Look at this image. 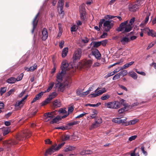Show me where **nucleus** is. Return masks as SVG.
Wrapping results in <instances>:
<instances>
[{
	"instance_id": "32",
	"label": "nucleus",
	"mask_w": 156,
	"mask_h": 156,
	"mask_svg": "<svg viewBox=\"0 0 156 156\" xmlns=\"http://www.w3.org/2000/svg\"><path fill=\"white\" fill-rule=\"evenodd\" d=\"M134 63V62L132 61L126 64L123 66L121 67V69H125L130 66Z\"/></svg>"
},
{
	"instance_id": "55",
	"label": "nucleus",
	"mask_w": 156,
	"mask_h": 156,
	"mask_svg": "<svg viewBox=\"0 0 156 156\" xmlns=\"http://www.w3.org/2000/svg\"><path fill=\"white\" fill-rule=\"evenodd\" d=\"M62 28H61V27L60 26H59V32H58V37H60L62 34Z\"/></svg>"
},
{
	"instance_id": "7",
	"label": "nucleus",
	"mask_w": 156,
	"mask_h": 156,
	"mask_svg": "<svg viewBox=\"0 0 156 156\" xmlns=\"http://www.w3.org/2000/svg\"><path fill=\"white\" fill-rule=\"evenodd\" d=\"M28 96L26 95L21 100L17 101L14 105V106L16 110H18L20 109L24 105L25 100Z\"/></svg>"
},
{
	"instance_id": "38",
	"label": "nucleus",
	"mask_w": 156,
	"mask_h": 156,
	"mask_svg": "<svg viewBox=\"0 0 156 156\" xmlns=\"http://www.w3.org/2000/svg\"><path fill=\"white\" fill-rule=\"evenodd\" d=\"M64 0H59L58 2V8L63 7Z\"/></svg>"
},
{
	"instance_id": "19",
	"label": "nucleus",
	"mask_w": 156,
	"mask_h": 156,
	"mask_svg": "<svg viewBox=\"0 0 156 156\" xmlns=\"http://www.w3.org/2000/svg\"><path fill=\"white\" fill-rule=\"evenodd\" d=\"M139 7L137 5H130L129 7V9L130 11L131 12H135L137 11Z\"/></svg>"
},
{
	"instance_id": "6",
	"label": "nucleus",
	"mask_w": 156,
	"mask_h": 156,
	"mask_svg": "<svg viewBox=\"0 0 156 156\" xmlns=\"http://www.w3.org/2000/svg\"><path fill=\"white\" fill-rule=\"evenodd\" d=\"M92 63V61L91 60H83L79 62L77 66V68H81L84 66L88 67L91 65Z\"/></svg>"
},
{
	"instance_id": "9",
	"label": "nucleus",
	"mask_w": 156,
	"mask_h": 156,
	"mask_svg": "<svg viewBox=\"0 0 156 156\" xmlns=\"http://www.w3.org/2000/svg\"><path fill=\"white\" fill-rule=\"evenodd\" d=\"M105 106L108 108L117 109L119 108V104L118 101L110 102L105 103Z\"/></svg>"
},
{
	"instance_id": "23",
	"label": "nucleus",
	"mask_w": 156,
	"mask_h": 156,
	"mask_svg": "<svg viewBox=\"0 0 156 156\" xmlns=\"http://www.w3.org/2000/svg\"><path fill=\"white\" fill-rule=\"evenodd\" d=\"M76 149V147L71 146H69L65 147L63 151L65 152L71 151L74 150Z\"/></svg>"
},
{
	"instance_id": "43",
	"label": "nucleus",
	"mask_w": 156,
	"mask_h": 156,
	"mask_svg": "<svg viewBox=\"0 0 156 156\" xmlns=\"http://www.w3.org/2000/svg\"><path fill=\"white\" fill-rule=\"evenodd\" d=\"M112 121L115 123H120V119L118 118H113L112 119Z\"/></svg>"
},
{
	"instance_id": "40",
	"label": "nucleus",
	"mask_w": 156,
	"mask_h": 156,
	"mask_svg": "<svg viewBox=\"0 0 156 156\" xmlns=\"http://www.w3.org/2000/svg\"><path fill=\"white\" fill-rule=\"evenodd\" d=\"M95 122L99 125L102 122V120L101 118L100 117H97L95 119Z\"/></svg>"
},
{
	"instance_id": "12",
	"label": "nucleus",
	"mask_w": 156,
	"mask_h": 156,
	"mask_svg": "<svg viewBox=\"0 0 156 156\" xmlns=\"http://www.w3.org/2000/svg\"><path fill=\"white\" fill-rule=\"evenodd\" d=\"M113 23L111 20L105 21L104 23L103 26L105 31L108 32L113 26Z\"/></svg>"
},
{
	"instance_id": "58",
	"label": "nucleus",
	"mask_w": 156,
	"mask_h": 156,
	"mask_svg": "<svg viewBox=\"0 0 156 156\" xmlns=\"http://www.w3.org/2000/svg\"><path fill=\"white\" fill-rule=\"evenodd\" d=\"M105 21V19H101L99 22V27L100 28L102 26L103 24H104V22Z\"/></svg>"
},
{
	"instance_id": "59",
	"label": "nucleus",
	"mask_w": 156,
	"mask_h": 156,
	"mask_svg": "<svg viewBox=\"0 0 156 156\" xmlns=\"http://www.w3.org/2000/svg\"><path fill=\"white\" fill-rule=\"evenodd\" d=\"M150 15V13H147V16L145 18L144 21V23L146 24L148 21L149 19V16Z\"/></svg>"
},
{
	"instance_id": "26",
	"label": "nucleus",
	"mask_w": 156,
	"mask_h": 156,
	"mask_svg": "<svg viewBox=\"0 0 156 156\" xmlns=\"http://www.w3.org/2000/svg\"><path fill=\"white\" fill-rule=\"evenodd\" d=\"M98 113V112L96 110L93 109L91 113L90 114V116L92 119L94 118Z\"/></svg>"
},
{
	"instance_id": "28",
	"label": "nucleus",
	"mask_w": 156,
	"mask_h": 156,
	"mask_svg": "<svg viewBox=\"0 0 156 156\" xmlns=\"http://www.w3.org/2000/svg\"><path fill=\"white\" fill-rule=\"evenodd\" d=\"M53 105L55 108L59 107L61 106V104L58 100H56L53 102Z\"/></svg>"
},
{
	"instance_id": "44",
	"label": "nucleus",
	"mask_w": 156,
	"mask_h": 156,
	"mask_svg": "<svg viewBox=\"0 0 156 156\" xmlns=\"http://www.w3.org/2000/svg\"><path fill=\"white\" fill-rule=\"evenodd\" d=\"M119 73L121 76L122 75L123 76H124L127 74L128 72L126 70H123L120 71Z\"/></svg>"
},
{
	"instance_id": "33",
	"label": "nucleus",
	"mask_w": 156,
	"mask_h": 156,
	"mask_svg": "<svg viewBox=\"0 0 156 156\" xmlns=\"http://www.w3.org/2000/svg\"><path fill=\"white\" fill-rule=\"evenodd\" d=\"M92 87H90L88 90H87L85 92H83L82 93V97H84L88 94L92 90Z\"/></svg>"
},
{
	"instance_id": "42",
	"label": "nucleus",
	"mask_w": 156,
	"mask_h": 156,
	"mask_svg": "<svg viewBox=\"0 0 156 156\" xmlns=\"http://www.w3.org/2000/svg\"><path fill=\"white\" fill-rule=\"evenodd\" d=\"M110 97V96L108 94L103 95L102 96L101 99L103 100H105L108 99Z\"/></svg>"
},
{
	"instance_id": "25",
	"label": "nucleus",
	"mask_w": 156,
	"mask_h": 156,
	"mask_svg": "<svg viewBox=\"0 0 156 156\" xmlns=\"http://www.w3.org/2000/svg\"><path fill=\"white\" fill-rule=\"evenodd\" d=\"M129 75L134 80H136L137 78V74L133 71H131L129 73Z\"/></svg>"
},
{
	"instance_id": "31",
	"label": "nucleus",
	"mask_w": 156,
	"mask_h": 156,
	"mask_svg": "<svg viewBox=\"0 0 156 156\" xmlns=\"http://www.w3.org/2000/svg\"><path fill=\"white\" fill-rule=\"evenodd\" d=\"M16 81L15 78L13 77H11L6 80V82L9 83H13Z\"/></svg>"
},
{
	"instance_id": "14",
	"label": "nucleus",
	"mask_w": 156,
	"mask_h": 156,
	"mask_svg": "<svg viewBox=\"0 0 156 156\" xmlns=\"http://www.w3.org/2000/svg\"><path fill=\"white\" fill-rule=\"evenodd\" d=\"M29 133L26 131H25L23 134H20L17 136L16 137L17 140L19 141H23L25 139V137L27 138L30 136Z\"/></svg>"
},
{
	"instance_id": "51",
	"label": "nucleus",
	"mask_w": 156,
	"mask_h": 156,
	"mask_svg": "<svg viewBox=\"0 0 156 156\" xmlns=\"http://www.w3.org/2000/svg\"><path fill=\"white\" fill-rule=\"evenodd\" d=\"M78 123V122L77 121H74L70 122L68 124V125L69 126H72L74 125H76Z\"/></svg>"
},
{
	"instance_id": "57",
	"label": "nucleus",
	"mask_w": 156,
	"mask_h": 156,
	"mask_svg": "<svg viewBox=\"0 0 156 156\" xmlns=\"http://www.w3.org/2000/svg\"><path fill=\"white\" fill-rule=\"evenodd\" d=\"M6 91V87H2L0 89V94L1 95L5 93Z\"/></svg>"
},
{
	"instance_id": "1",
	"label": "nucleus",
	"mask_w": 156,
	"mask_h": 156,
	"mask_svg": "<svg viewBox=\"0 0 156 156\" xmlns=\"http://www.w3.org/2000/svg\"><path fill=\"white\" fill-rule=\"evenodd\" d=\"M73 64L72 63L68 64L66 60L63 61L61 66L62 72L66 73V71L70 70L71 73L74 72L75 71V68H74L73 66Z\"/></svg>"
},
{
	"instance_id": "53",
	"label": "nucleus",
	"mask_w": 156,
	"mask_h": 156,
	"mask_svg": "<svg viewBox=\"0 0 156 156\" xmlns=\"http://www.w3.org/2000/svg\"><path fill=\"white\" fill-rule=\"evenodd\" d=\"M23 76V73H21L20 75L16 79V81H19L21 80Z\"/></svg>"
},
{
	"instance_id": "21",
	"label": "nucleus",
	"mask_w": 156,
	"mask_h": 156,
	"mask_svg": "<svg viewBox=\"0 0 156 156\" xmlns=\"http://www.w3.org/2000/svg\"><path fill=\"white\" fill-rule=\"evenodd\" d=\"M130 41V39L126 37H122L120 40V41L123 45L127 44Z\"/></svg>"
},
{
	"instance_id": "47",
	"label": "nucleus",
	"mask_w": 156,
	"mask_h": 156,
	"mask_svg": "<svg viewBox=\"0 0 156 156\" xmlns=\"http://www.w3.org/2000/svg\"><path fill=\"white\" fill-rule=\"evenodd\" d=\"M73 110L74 107L73 106H71L69 107L68 109V112L66 113V115L68 114V115L70 113H71L73 111Z\"/></svg>"
},
{
	"instance_id": "30",
	"label": "nucleus",
	"mask_w": 156,
	"mask_h": 156,
	"mask_svg": "<svg viewBox=\"0 0 156 156\" xmlns=\"http://www.w3.org/2000/svg\"><path fill=\"white\" fill-rule=\"evenodd\" d=\"M138 121V119H134L131 120L126 123V126L134 125Z\"/></svg>"
},
{
	"instance_id": "54",
	"label": "nucleus",
	"mask_w": 156,
	"mask_h": 156,
	"mask_svg": "<svg viewBox=\"0 0 156 156\" xmlns=\"http://www.w3.org/2000/svg\"><path fill=\"white\" fill-rule=\"evenodd\" d=\"M44 93V92H41L38 94H37L36 96L35 97L37 99V100H38L41 97V96L43 95Z\"/></svg>"
},
{
	"instance_id": "8",
	"label": "nucleus",
	"mask_w": 156,
	"mask_h": 156,
	"mask_svg": "<svg viewBox=\"0 0 156 156\" xmlns=\"http://www.w3.org/2000/svg\"><path fill=\"white\" fill-rule=\"evenodd\" d=\"M82 51L80 49L76 50L74 52L73 56V62H76L79 60L82 55Z\"/></svg>"
},
{
	"instance_id": "45",
	"label": "nucleus",
	"mask_w": 156,
	"mask_h": 156,
	"mask_svg": "<svg viewBox=\"0 0 156 156\" xmlns=\"http://www.w3.org/2000/svg\"><path fill=\"white\" fill-rule=\"evenodd\" d=\"M121 75H120L119 73L115 74L114 76L113 77L112 80H116L120 78Z\"/></svg>"
},
{
	"instance_id": "37",
	"label": "nucleus",
	"mask_w": 156,
	"mask_h": 156,
	"mask_svg": "<svg viewBox=\"0 0 156 156\" xmlns=\"http://www.w3.org/2000/svg\"><path fill=\"white\" fill-rule=\"evenodd\" d=\"M70 138V136L69 135L65 134L61 138L62 141H65L69 140Z\"/></svg>"
},
{
	"instance_id": "36",
	"label": "nucleus",
	"mask_w": 156,
	"mask_h": 156,
	"mask_svg": "<svg viewBox=\"0 0 156 156\" xmlns=\"http://www.w3.org/2000/svg\"><path fill=\"white\" fill-rule=\"evenodd\" d=\"M63 7L58 8V11L59 14L63 16L64 15V11L63 10Z\"/></svg>"
},
{
	"instance_id": "22",
	"label": "nucleus",
	"mask_w": 156,
	"mask_h": 156,
	"mask_svg": "<svg viewBox=\"0 0 156 156\" xmlns=\"http://www.w3.org/2000/svg\"><path fill=\"white\" fill-rule=\"evenodd\" d=\"M93 55L97 59H99L101 57V55L98 50L96 49L92 51Z\"/></svg>"
},
{
	"instance_id": "17",
	"label": "nucleus",
	"mask_w": 156,
	"mask_h": 156,
	"mask_svg": "<svg viewBox=\"0 0 156 156\" xmlns=\"http://www.w3.org/2000/svg\"><path fill=\"white\" fill-rule=\"evenodd\" d=\"M68 115V114L67 115H64L63 116L60 117V116H57L55 118L53 119L50 122L51 123H56L59 120L61 119H62L64 118Z\"/></svg>"
},
{
	"instance_id": "60",
	"label": "nucleus",
	"mask_w": 156,
	"mask_h": 156,
	"mask_svg": "<svg viewBox=\"0 0 156 156\" xmlns=\"http://www.w3.org/2000/svg\"><path fill=\"white\" fill-rule=\"evenodd\" d=\"M135 71L137 73H138L142 75H143V76H144L146 75L145 73H144V72L142 71H138L137 69H136L135 70Z\"/></svg>"
},
{
	"instance_id": "52",
	"label": "nucleus",
	"mask_w": 156,
	"mask_h": 156,
	"mask_svg": "<svg viewBox=\"0 0 156 156\" xmlns=\"http://www.w3.org/2000/svg\"><path fill=\"white\" fill-rule=\"evenodd\" d=\"M136 135H134L130 137L129 138V141H131L133 140H135L137 137Z\"/></svg>"
},
{
	"instance_id": "29",
	"label": "nucleus",
	"mask_w": 156,
	"mask_h": 156,
	"mask_svg": "<svg viewBox=\"0 0 156 156\" xmlns=\"http://www.w3.org/2000/svg\"><path fill=\"white\" fill-rule=\"evenodd\" d=\"M54 85V83L53 82H51L49 83V86L47 90H45L44 92L45 93L47 92H48L52 89Z\"/></svg>"
},
{
	"instance_id": "63",
	"label": "nucleus",
	"mask_w": 156,
	"mask_h": 156,
	"mask_svg": "<svg viewBox=\"0 0 156 156\" xmlns=\"http://www.w3.org/2000/svg\"><path fill=\"white\" fill-rule=\"evenodd\" d=\"M64 44V41L63 40L61 41L59 43V47L62 48H63Z\"/></svg>"
},
{
	"instance_id": "39",
	"label": "nucleus",
	"mask_w": 156,
	"mask_h": 156,
	"mask_svg": "<svg viewBox=\"0 0 156 156\" xmlns=\"http://www.w3.org/2000/svg\"><path fill=\"white\" fill-rule=\"evenodd\" d=\"M58 112L59 114H66V113H67L66 108H65L60 109Z\"/></svg>"
},
{
	"instance_id": "46",
	"label": "nucleus",
	"mask_w": 156,
	"mask_h": 156,
	"mask_svg": "<svg viewBox=\"0 0 156 156\" xmlns=\"http://www.w3.org/2000/svg\"><path fill=\"white\" fill-rule=\"evenodd\" d=\"M115 17V16H111L110 15H106L104 16L105 19L106 20H109L113 19Z\"/></svg>"
},
{
	"instance_id": "11",
	"label": "nucleus",
	"mask_w": 156,
	"mask_h": 156,
	"mask_svg": "<svg viewBox=\"0 0 156 156\" xmlns=\"http://www.w3.org/2000/svg\"><path fill=\"white\" fill-rule=\"evenodd\" d=\"M57 95L55 92H53L50 94L48 97L43 102H42V105H45L48 103L53 98H55Z\"/></svg>"
},
{
	"instance_id": "13",
	"label": "nucleus",
	"mask_w": 156,
	"mask_h": 156,
	"mask_svg": "<svg viewBox=\"0 0 156 156\" xmlns=\"http://www.w3.org/2000/svg\"><path fill=\"white\" fill-rule=\"evenodd\" d=\"M142 30L144 32H147L148 35L156 37V33L153 30H150L148 27H145L143 28Z\"/></svg>"
},
{
	"instance_id": "20",
	"label": "nucleus",
	"mask_w": 156,
	"mask_h": 156,
	"mask_svg": "<svg viewBox=\"0 0 156 156\" xmlns=\"http://www.w3.org/2000/svg\"><path fill=\"white\" fill-rule=\"evenodd\" d=\"M42 39L43 40H45L48 37V34L47 29L44 28L42 31Z\"/></svg>"
},
{
	"instance_id": "2",
	"label": "nucleus",
	"mask_w": 156,
	"mask_h": 156,
	"mask_svg": "<svg viewBox=\"0 0 156 156\" xmlns=\"http://www.w3.org/2000/svg\"><path fill=\"white\" fill-rule=\"evenodd\" d=\"M65 143V142H62L59 144L57 146L56 143L55 144L46 150L45 153V155L47 156L48 155L51 154L57 151L63 146Z\"/></svg>"
},
{
	"instance_id": "3",
	"label": "nucleus",
	"mask_w": 156,
	"mask_h": 156,
	"mask_svg": "<svg viewBox=\"0 0 156 156\" xmlns=\"http://www.w3.org/2000/svg\"><path fill=\"white\" fill-rule=\"evenodd\" d=\"M132 28V27L130 25L128 24V20H126L120 24L118 31L128 32L131 30Z\"/></svg>"
},
{
	"instance_id": "41",
	"label": "nucleus",
	"mask_w": 156,
	"mask_h": 156,
	"mask_svg": "<svg viewBox=\"0 0 156 156\" xmlns=\"http://www.w3.org/2000/svg\"><path fill=\"white\" fill-rule=\"evenodd\" d=\"M119 103V108L121 106V105H122L124 106L126 105V101L122 99L121 100Z\"/></svg>"
},
{
	"instance_id": "50",
	"label": "nucleus",
	"mask_w": 156,
	"mask_h": 156,
	"mask_svg": "<svg viewBox=\"0 0 156 156\" xmlns=\"http://www.w3.org/2000/svg\"><path fill=\"white\" fill-rule=\"evenodd\" d=\"M94 46V47H98L101 45L100 41L94 42L93 43Z\"/></svg>"
},
{
	"instance_id": "64",
	"label": "nucleus",
	"mask_w": 156,
	"mask_h": 156,
	"mask_svg": "<svg viewBox=\"0 0 156 156\" xmlns=\"http://www.w3.org/2000/svg\"><path fill=\"white\" fill-rule=\"evenodd\" d=\"M9 132V130L7 129H5V130H3V135L4 136H5L8 134Z\"/></svg>"
},
{
	"instance_id": "49",
	"label": "nucleus",
	"mask_w": 156,
	"mask_h": 156,
	"mask_svg": "<svg viewBox=\"0 0 156 156\" xmlns=\"http://www.w3.org/2000/svg\"><path fill=\"white\" fill-rule=\"evenodd\" d=\"M144 0H137V3L138 4L137 5L138 6V7H139V6H140L141 5H142L144 3Z\"/></svg>"
},
{
	"instance_id": "18",
	"label": "nucleus",
	"mask_w": 156,
	"mask_h": 156,
	"mask_svg": "<svg viewBox=\"0 0 156 156\" xmlns=\"http://www.w3.org/2000/svg\"><path fill=\"white\" fill-rule=\"evenodd\" d=\"M66 73L64 72H62V71H61L60 73L57 74L56 78L57 81L58 82V83H61L62 81L63 76Z\"/></svg>"
},
{
	"instance_id": "27",
	"label": "nucleus",
	"mask_w": 156,
	"mask_h": 156,
	"mask_svg": "<svg viewBox=\"0 0 156 156\" xmlns=\"http://www.w3.org/2000/svg\"><path fill=\"white\" fill-rule=\"evenodd\" d=\"M68 51V48H65L62 50V55L63 58L65 57L67 55Z\"/></svg>"
},
{
	"instance_id": "61",
	"label": "nucleus",
	"mask_w": 156,
	"mask_h": 156,
	"mask_svg": "<svg viewBox=\"0 0 156 156\" xmlns=\"http://www.w3.org/2000/svg\"><path fill=\"white\" fill-rule=\"evenodd\" d=\"M107 41H108L106 40L100 41L101 45V44L103 46H105L106 45V44L107 43Z\"/></svg>"
},
{
	"instance_id": "4",
	"label": "nucleus",
	"mask_w": 156,
	"mask_h": 156,
	"mask_svg": "<svg viewBox=\"0 0 156 156\" xmlns=\"http://www.w3.org/2000/svg\"><path fill=\"white\" fill-rule=\"evenodd\" d=\"M85 4H83L79 7L80 17L82 22L84 23L87 20V17L86 15V12L85 11Z\"/></svg>"
},
{
	"instance_id": "34",
	"label": "nucleus",
	"mask_w": 156,
	"mask_h": 156,
	"mask_svg": "<svg viewBox=\"0 0 156 156\" xmlns=\"http://www.w3.org/2000/svg\"><path fill=\"white\" fill-rule=\"evenodd\" d=\"M100 126L99 124L95 122H94V123H93L91 125L89 129L90 130H91L92 129H93L95 128H97L98 126Z\"/></svg>"
},
{
	"instance_id": "56",
	"label": "nucleus",
	"mask_w": 156,
	"mask_h": 156,
	"mask_svg": "<svg viewBox=\"0 0 156 156\" xmlns=\"http://www.w3.org/2000/svg\"><path fill=\"white\" fill-rule=\"evenodd\" d=\"M82 90H78L76 92V94L79 96L82 97Z\"/></svg>"
},
{
	"instance_id": "16",
	"label": "nucleus",
	"mask_w": 156,
	"mask_h": 156,
	"mask_svg": "<svg viewBox=\"0 0 156 156\" xmlns=\"http://www.w3.org/2000/svg\"><path fill=\"white\" fill-rule=\"evenodd\" d=\"M39 13H38L36 16L35 17L34 20L33 21L32 24L33 25V28L32 31V33L34 32V30L36 27L37 25V22L38 21V19L37 18L39 16Z\"/></svg>"
},
{
	"instance_id": "24",
	"label": "nucleus",
	"mask_w": 156,
	"mask_h": 156,
	"mask_svg": "<svg viewBox=\"0 0 156 156\" xmlns=\"http://www.w3.org/2000/svg\"><path fill=\"white\" fill-rule=\"evenodd\" d=\"M71 139L74 141L80 140V138L78 136V133L76 132L74 133L72 136Z\"/></svg>"
},
{
	"instance_id": "35",
	"label": "nucleus",
	"mask_w": 156,
	"mask_h": 156,
	"mask_svg": "<svg viewBox=\"0 0 156 156\" xmlns=\"http://www.w3.org/2000/svg\"><path fill=\"white\" fill-rule=\"evenodd\" d=\"M37 67V65L35 63L32 66H31L29 69H28L27 71H33Z\"/></svg>"
},
{
	"instance_id": "5",
	"label": "nucleus",
	"mask_w": 156,
	"mask_h": 156,
	"mask_svg": "<svg viewBox=\"0 0 156 156\" xmlns=\"http://www.w3.org/2000/svg\"><path fill=\"white\" fill-rule=\"evenodd\" d=\"M70 78V76H69L68 78L65 79V81L63 83H57L56 85V87L59 88H62L64 87H69L71 83Z\"/></svg>"
},
{
	"instance_id": "48",
	"label": "nucleus",
	"mask_w": 156,
	"mask_h": 156,
	"mask_svg": "<svg viewBox=\"0 0 156 156\" xmlns=\"http://www.w3.org/2000/svg\"><path fill=\"white\" fill-rule=\"evenodd\" d=\"M78 29L77 26L74 25L71 28V32H75Z\"/></svg>"
},
{
	"instance_id": "62",
	"label": "nucleus",
	"mask_w": 156,
	"mask_h": 156,
	"mask_svg": "<svg viewBox=\"0 0 156 156\" xmlns=\"http://www.w3.org/2000/svg\"><path fill=\"white\" fill-rule=\"evenodd\" d=\"M141 150L143 154L146 156L147 155V152L144 150V146H142L141 147Z\"/></svg>"
},
{
	"instance_id": "15",
	"label": "nucleus",
	"mask_w": 156,
	"mask_h": 156,
	"mask_svg": "<svg viewBox=\"0 0 156 156\" xmlns=\"http://www.w3.org/2000/svg\"><path fill=\"white\" fill-rule=\"evenodd\" d=\"M56 111L45 113L44 116L45 117V119L47 120L46 121H49L54 117L56 115Z\"/></svg>"
},
{
	"instance_id": "10",
	"label": "nucleus",
	"mask_w": 156,
	"mask_h": 156,
	"mask_svg": "<svg viewBox=\"0 0 156 156\" xmlns=\"http://www.w3.org/2000/svg\"><path fill=\"white\" fill-rule=\"evenodd\" d=\"M100 89V88L98 87L94 91L95 93L90 94L89 95V97H96L106 91L105 88H103L101 90H99Z\"/></svg>"
}]
</instances>
